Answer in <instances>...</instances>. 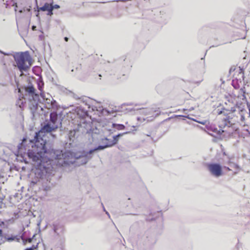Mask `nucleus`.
<instances>
[{
    "label": "nucleus",
    "instance_id": "f257e3e1",
    "mask_svg": "<svg viewBox=\"0 0 250 250\" xmlns=\"http://www.w3.org/2000/svg\"><path fill=\"white\" fill-rule=\"evenodd\" d=\"M58 128V125L47 123L42 130L37 132L34 139L30 140L32 148L28 150L27 155L34 163L29 174L31 178V184L36 185L40 180L46 178L48 181L50 177L54 175L55 170L52 164L50 159L47 160L43 158L46 154L52 159L61 160L66 157L65 153L62 150L47 149L46 140L42 137L44 132H51Z\"/></svg>",
    "mask_w": 250,
    "mask_h": 250
},
{
    "label": "nucleus",
    "instance_id": "f03ea898",
    "mask_svg": "<svg viewBox=\"0 0 250 250\" xmlns=\"http://www.w3.org/2000/svg\"><path fill=\"white\" fill-rule=\"evenodd\" d=\"M129 133V132H125L123 133H119L113 137V140L110 142V143L107 145H99L97 146L95 144L96 139L98 136V133L94 132V130L90 129L86 131L85 136L88 139V141L85 143L84 145V149L81 152L80 155H77L76 158L79 160L82 164H86L90 160H91L94 155V153L98 151L104 150V149L111 147L117 144L119 138L124 134Z\"/></svg>",
    "mask_w": 250,
    "mask_h": 250
},
{
    "label": "nucleus",
    "instance_id": "7ed1b4c3",
    "mask_svg": "<svg viewBox=\"0 0 250 250\" xmlns=\"http://www.w3.org/2000/svg\"><path fill=\"white\" fill-rule=\"evenodd\" d=\"M13 57L20 71H27L28 70L31 65V59L28 52L16 53L13 54Z\"/></svg>",
    "mask_w": 250,
    "mask_h": 250
},
{
    "label": "nucleus",
    "instance_id": "20e7f679",
    "mask_svg": "<svg viewBox=\"0 0 250 250\" xmlns=\"http://www.w3.org/2000/svg\"><path fill=\"white\" fill-rule=\"evenodd\" d=\"M25 91L28 96L29 106L31 113L33 116L34 117L36 115V111L39 107V94L36 92V89L32 84L25 87Z\"/></svg>",
    "mask_w": 250,
    "mask_h": 250
},
{
    "label": "nucleus",
    "instance_id": "39448f33",
    "mask_svg": "<svg viewBox=\"0 0 250 250\" xmlns=\"http://www.w3.org/2000/svg\"><path fill=\"white\" fill-rule=\"evenodd\" d=\"M207 167L210 174L215 177H219L223 175L222 166L218 163H209Z\"/></svg>",
    "mask_w": 250,
    "mask_h": 250
},
{
    "label": "nucleus",
    "instance_id": "423d86ee",
    "mask_svg": "<svg viewBox=\"0 0 250 250\" xmlns=\"http://www.w3.org/2000/svg\"><path fill=\"white\" fill-rule=\"evenodd\" d=\"M41 96L43 99L45 108L48 109H56L57 108V102L52 97L50 99L44 98L43 94L42 92H41Z\"/></svg>",
    "mask_w": 250,
    "mask_h": 250
},
{
    "label": "nucleus",
    "instance_id": "0eeeda50",
    "mask_svg": "<svg viewBox=\"0 0 250 250\" xmlns=\"http://www.w3.org/2000/svg\"><path fill=\"white\" fill-rule=\"evenodd\" d=\"M145 236L146 238V243L147 244L152 245L156 243V239L155 235L149 231H147L145 232Z\"/></svg>",
    "mask_w": 250,
    "mask_h": 250
},
{
    "label": "nucleus",
    "instance_id": "6e6552de",
    "mask_svg": "<svg viewBox=\"0 0 250 250\" xmlns=\"http://www.w3.org/2000/svg\"><path fill=\"white\" fill-rule=\"evenodd\" d=\"M53 229L54 232L57 235L63 233L64 231V227L62 225L58 224H54L53 225Z\"/></svg>",
    "mask_w": 250,
    "mask_h": 250
},
{
    "label": "nucleus",
    "instance_id": "1a4fd4ad",
    "mask_svg": "<svg viewBox=\"0 0 250 250\" xmlns=\"http://www.w3.org/2000/svg\"><path fill=\"white\" fill-rule=\"evenodd\" d=\"M51 5L50 3H48L47 2H45L44 5L42 7H39L38 5H37V8L38 9V13L36 14V16L38 18V19H40L39 17V11H46L47 10H48V8Z\"/></svg>",
    "mask_w": 250,
    "mask_h": 250
},
{
    "label": "nucleus",
    "instance_id": "9d476101",
    "mask_svg": "<svg viewBox=\"0 0 250 250\" xmlns=\"http://www.w3.org/2000/svg\"><path fill=\"white\" fill-rule=\"evenodd\" d=\"M50 122L51 124H53L54 125H56L55 124L56 123L58 118V115L56 111L52 112L50 114Z\"/></svg>",
    "mask_w": 250,
    "mask_h": 250
},
{
    "label": "nucleus",
    "instance_id": "9b49d317",
    "mask_svg": "<svg viewBox=\"0 0 250 250\" xmlns=\"http://www.w3.org/2000/svg\"><path fill=\"white\" fill-rule=\"evenodd\" d=\"M76 131L75 130H70L68 133V138L69 139V145H71L72 143H74L76 137Z\"/></svg>",
    "mask_w": 250,
    "mask_h": 250
},
{
    "label": "nucleus",
    "instance_id": "f8f14e48",
    "mask_svg": "<svg viewBox=\"0 0 250 250\" xmlns=\"http://www.w3.org/2000/svg\"><path fill=\"white\" fill-rule=\"evenodd\" d=\"M141 110V113L146 115H152L154 112L159 111L158 110H154L153 108L149 109H140Z\"/></svg>",
    "mask_w": 250,
    "mask_h": 250
},
{
    "label": "nucleus",
    "instance_id": "ddd939ff",
    "mask_svg": "<svg viewBox=\"0 0 250 250\" xmlns=\"http://www.w3.org/2000/svg\"><path fill=\"white\" fill-rule=\"evenodd\" d=\"M112 126L113 128L117 129L118 130H123L125 128V126L123 124H118L116 123H113Z\"/></svg>",
    "mask_w": 250,
    "mask_h": 250
},
{
    "label": "nucleus",
    "instance_id": "4468645a",
    "mask_svg": "<svg viewBox=\"0 0 250 250\" xmlns=\"http://www.w3.org/2000/svg\"><path fill=\"white\" fill-rule=\"evenodd\" d=\"M101 142L104 144V145H107L109 143H110V141H112V140L109 139H108L107 137H104L101 139Z\"/></svg>",
    "mask_w": 250,
    "mask_h": 250
},
{
    "label": "nucleus",
    "instance_id": "2eb2a0df",
    "mask_svg": "<svg viewBox=\"0 0 250 250\" xmlns=\"http://www.w3.org/2000/svg\"><path fill=\"white\" fill-rule=\"evenodd\" d=\"M43 82H42V81H40L38 82V89L39 90H40L41 92L42 91V88H43Z\"/></svg>",
    "mask_w": 250,
    "mask_h": 250
},
{
    "label": "nucleus",
    "instance_id": "dca6fc26",
    "mask_svg": "<svg viewBox=\"0 0 250 250\" xmlns=\"http://www.w3.org/2000/svg\"><path fill=\"white\" fill-rule=\"evenodd\" d=\"M240 92L242 94V96L243 97L242 100L246 99V97L245 96V93H246V90H245V87L243 86L242 87L240 90Z\"/></svg>",
    "mask_w": 250,
    "mask_h": 250
},
{
    "label": "nucleus",
    "instance_id": "f3484780",
    "mask_svg": "<svg viewBox=\"0 0 250 250\" xmlns=\"http://www.w3.org/2000/svg\"><path fill=\"white\" fill-rule=\"evenodd\" d=\"M5 238L7 240V241L11 242V241L15 240V239L16 238V236H11L7 237H5Z\"/></svg>",
    "mask_w": 250,
    "mask_h": 250
},
{
    "label": "nucleus",
    "instance_id": "a211bd4d",
    "mask_svg": "<svg viewBox=\"0 0 250 250\" xmlns=\"http://www.w3.org/2000/svg\"><path fill=\"white\" fill-rule=\"evenodd\" d=\"M53 10L52 9V8H51V5H50L49 6V7L48 8V10H47V11H47V15L48 16H52L53 14Z\"/></svg>",
    "mask_w": 250,
    "mask_h": 250
},
{
    "label": "nucleus",
    "instance_id": "6ab92c4d",
    "mask_svg": "<svg viewBox=\"0 0 250 250\" xmlns=\"http://www.w3.org/2000/svg\"><path fill=\"white\" fill-rule=\"evenodd\" d=\"M51 8H52V9L54 10V9H59L60 8V6L58 4H55L53 5L52 3H51Z\"/></svg>",
    "mask_w": 250,
    "mask_h": 250
},
{
    "label": "nucleus",
    "instance_id": "aec40b11",
    "mask_svg": "<svg viewBox=\"0 0 250 250\" xmlns=\"http://www.w3.org/2000/svg\"><path fill=\"white\" fill-rule=\"evenodd\" d=\"M38 247V244H37L36 246L33 245L30 248H27L25 249L24 250H34L36 248Z\"/></svg>",
    "mask_w": 250,
    "mask_h": 250
},
{
    "label": "nucleus",
    "instance_id": "412c9836",
    "mask_svg": "<svg viewBox=\"0 0 250 250\" xmlns=\"http://www.w3.org/2000/svg\"><path fill=\"white\" fill-rule=\"evenodd\" d=\"M0 227H3L5 228H8V225H5V223L4 221H0Z\"/></svg>",
    "mask_w": 250,
    "mask_h": 250
},
{
    "label": "nucleus",
    "instance_id": "4be33fe9",
    "mask_svg": "<svg viewBox=\"0 0 250 250\" xmlns=\"http://www.w3.org/2000/svg\"><path fill=\"white\" fill-rule=\"evenodd\" d=\"M0 53L1 54H3L4 55H5V56H10V55H13L11 53H6V52H4L1 50H0Z\"/></svg>",
    "mask_w": 250,
    "mask_h": 250
},
{
    "label": "nucleus",
    "instance_id": "5701e85b",
    "mask_svg": "<svg viewBox=\"0 0 250 250\" xmlns=\"http://www.w3.org/2000/svg\"><path fill=\"white\" fill-rule=\"evenodd\" d=\"M26 141V138H23L22 140V142L20 144V145H21V146H24V143Z\"/></svg>",
    "mask_w": 250,
    "mask_h": 250
},
{
    "label": "nucleus",
    "instance_id": "b1692460",
    "mask_svg": "<svg viewBox=\"0 0 250 250\" xmlns=\"http://www.w3.org/2000/svg\"><path fill=\"white\" fill-rule=\"evenodd\" d=\"M25 11V8H23L20 9L19 10V12L21 13L24 12Z\"/></svg>",
    "mask_w": 250,
    "mask_h": 250
},
{
    "label": "nucleus",
    "instance_id": "393cba45",
    "mask_svg": "<svg viewBox=\"0 0 250 250\" xmlns=\"http://www.w3.org/2000/svg\"><path fill=\"white\" fill-rule=\"evenodd\" d=\"M160 112L159 111V112L157 113L156 115L155 116H153V115H152V116H151V117H152L153 118H155L156 117L158 116L159 115H160Z\"/></svg>",
    "mask_w": 250,
    "mask_h": 250
},
{
    "label": "nucleus",
    "instance_id": "a878e982",
    "mask_svg": "<svg viewBox=\"0 0 250 250\" xmlns=\"http://www.w3.org/2000/svg\"><path fill=\"white\" fill-rule=\"evenodd\" d=\"M35 234H34V235H33V237H32V238H29L28 239V241L29 242H32V241L33 238H34V237H35Z\"/></svg>",
    "mask_w": 250,
    "mask_h": 250
},
{
    "label": "nucleus",
    "instance_id": "bb28decb",
    "mask_svg": "<svg viewBox=\"0 0 250 250\" xmlns=\"http://www.w3.org/2000/svg\"><path fill=\"white\" fill-rule=\"evenodd\" d=\"M240 74L242 75V77L243 78H244V72L242 71V69H240Z\"/></svg>",
    "mask_w": 250,
    "mask_h": 250
},
{
    "label": "nucleus",
    "instance_id": "cd10ccee",
    "mask_svg": "<svg viewBox=\"0 0 250 250\" xmlns=\"http://www.w3.org/2000/svg\"><path fill=\"white\" fill-rule=\"evenodd\" d=\"M88 113L86 111H84L83 112V116H85L86 115H87Z\"/></svg>",
    "mask_w": 250,
    "mask_h": 250
},
{
    "label": "nucleus",
    "instance_id": "c85d7f7f",
    "mask_svg": "<svg viewBox=\"0 0 250 250\" xmlns=\"http://www.w3.org/2000/svg\"><path fill=\"white\" fill-rule=\"evenodd\" d=\"M64 41H65V42H68V41L69 39H68V37H64Z\"/></svg>",
    "mask_w": 250,
    "mask_h": 250
},
{
    "label": "nucleus",
    "instance_id": "c756f323",
    "mask_svg": "<svg viewBox=\"0 0 250 250\" xmlns=\"http://www.w3.org/2000/svg\"><path fill=\"white\" fill-rule=\"evenodd\" d=\"M0 237L2 236V230L1 229H0Z\"/></svg>",
    "mask_w": 250,
    "mask_h": 250
},
{
    "label": "nucleus",
    "instance_id": "7c9ffc66",
    "mask_svg": "<svg viewBox=\"0 0 250 250\" xmlns=\"http://www.w3.org/2000/svg\"><path fill=\"white\" fill-rule=\"evenodd\" d=\"M244 119H245V117L243 115H242L241 117V121H244Z\"/></svg>",
    "mask_w": 250,
    "mask_h": 250
},
{
    "label": "nucleus",
    "instance_id": "2f4dec72",
    "mask_svg": "<svg viewBox=\"0 0 250 250\" xmlns=\"http://www.w3.org/2000/svg\"><path fill=\"white\" fill-rule=\"evenodd\" d=\"M223 111L222 110H220L218 112V115H220L222 113Z\"/></svg>",
    "mask_w": 250,
    "mask_h": 250
},
{
    "label": "nucleus",
    "instance_id": "473e14b6",
    "mask_svg": "<svg viewBox=\"0 0 250 250\" xmlns=\"http://www.w3.org/2000/svg\"><path fill=\"white\" fill-rule=\"evenodd\" d=\"M102 205L103 206V210H104V211H105V212H106V210H105V208H104V206L103 204H102Z\"/></svg>",
    "mask_w": 250,
    "mask_h": 250
},
{
    "label": "nucleus",
    "instance_id": "72a5a7b5",
    "mask_svg": "<svg viewBox=\"0 0 250 250\" xmlns=\"http://www.w3.org/2000/svg\"><path fill=\"white\" fill-rule=\"evenodd\" d=\"M105 213L108 215V217L110 218V215H109L108 212L106 211L105 212Z\"/></svg>",
    "mask_w": 250,
    "mask_h": 250
},
{
    "label": "nucleus",
    "instance_id": "f704fd0d",
    "mask_svg": "<svg viewBox=\"0 0 250 250\" xmlns=\"http://www.w3.org/2000/svg\"><path fill=\"white\" fill-rule=\"evenodd\" d=\"M15 11H17L18 10V6L16 5V7H15Z\"/></svg>",
    "mask_w": 250,
    "mask_h": 250
},
{
    "label": "nucleus",
    "instance_id": "c9c22d12",
    "mask_svg": "<svg viewBox=\"0 0 250 250\" xmlns=\"http://www.w3.org/2000/svg\"><path fill=\"white\" fill-rule=\"evenodd\" d=\"M199 123L202 124V125H204V122H199Z\"/></svg>",
    "mask_w": 250,
    "mask_h": 250
},
{
    "label": "nucleus",
    "instance_id": "e433bc0d",
    "mask_svg": "<svg viewBox=\"0 0 250 250\" xmlns=\"http://www.w3.org/2000/svg\"><path fill=\"white\" fill-rule=\"evenodd\" d=\"M140 117H138V118H137V120H140Z\"/></svg>",
    "mask_w": 250,
    "mask_h": 250
},
{
    "label": "nucleus",
    "instance_id": "4c0bfd02",
    "mask_svg": "<svg viewBox=\"0 0 250 250\" xmlns=\"http://www.w3.org/2000/svg\"><path fill=\"white\" fill-rule=\"evenodd\" d=\"M35 27V26H32V28H33V29H34Z\"/></svg>",
    "mask_w": 250,
    "mask_h": 250
},
{
    "label": "nucleus",
    "instance_id": "58836bf2",
    "mask_svg": "<svg viewBox=\"0 0 250 250\" xmlns=\"http://www.w3.org/2000/svg\"><path fill=\"white\" fill-rule=\"evenodd\" d=\"M26 10H28V11H29V10H30V9H26Z\"/></svg>",
    "mask_w": 250,
    "mask_h": 250
},
{
    "label": "nucleus",
    "instance_id": "ea45409f",
    "mask_svg": "<svg viewBox=\"0 0 250 250\" xmlns=\"http://www.w3.org/2000/svg\"><path fill=\"white\" fill-rule=\"evenodd\" d=\"M80 111L82 112L83 113V112H84L83 111H82V110H81Z\"/></svg>",
    "mask_w": 250,
    "mask_h": 250
},
{
    "label": "nucleus",
    "instance_id": "a19ab883",
    "mask_svg": "<svg viewBox=\"0 0 250 250\" xmlns=\"http://www.w3.org/2000/svg\"><path fill=\"white\" fill-rule=\"evenodd\" d=\"M179 116H180V117H183V115H180Z\"/></svg>",
    "mask_w": 250,
    "mask_h": 250
}]
</instances>
